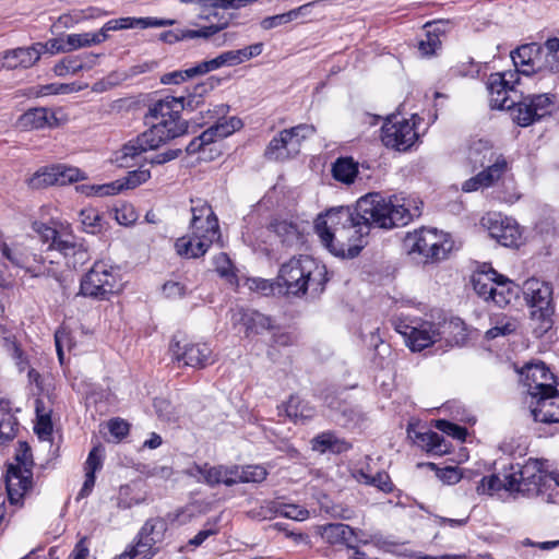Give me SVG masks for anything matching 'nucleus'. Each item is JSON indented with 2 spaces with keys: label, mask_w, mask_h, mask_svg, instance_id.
<instances>
[{
  "label": "nucleus",
  "mask_w": 559,
  "mask_h": 559,
  "mask_svg": "<svg viewBox=\"0 0 559 559\" xmlns=\"http://www.w3.org/2000/svg\"><path fill=\"white\" fill-rule=\"evenodd\" d=\"M218 19L217 23L215 24H211V25H207V26H202L201 28L199 29H188L186 28V37L187 39H194V38H210L212 37L213 35L219 33L221 31L225 29L226 27H228L231 19H233V14H222L216 17Z\"/></svg>",
  "instance_id": "44"
},
{
  "label": "nucleus",
  "mask_w": 559,
  "mask_h": 559,
  "mask_svg": "<svg viewBox=\"0 0 559 559\" xmlns=\"http://www.w3.org/2000/svg\"><path fill=\"white\" fill-rule=\"evenodd\" d=\"M34 229L39 235L44 243H48L49 249L58 250L60 252L59 243L67 241L71 236L70 233L59 231L53 227H50L44 223H35Z\"/></svg>",
  "instance_id": "43"
},
{
  "label": "nucleus",
  "mask_w": 559,
  "mask_h": 559,
  "mask_svg": "<svg viewBox=\"0 0 559 559\" xmlns=\"http://www.w3.org/2000/svg\"><path fill=\"white\" fill-rule=\"evenodd\" d=\"M515 478L512 474V471L503 474V478H500L498 475L485 476L481 478L479 484L476 487V490L479 495H492L502 489L509 492L514 491Z\"/></svg>",
  "instance_id": "33"
},
{
  "label": "nucleus",
  "mask_w": 559,
  "mask_h": 559,
  "mask_svg": "<svg viewBox=\"0 0 559 559\" xmlns=\"http://www.w3.org/2000/svg\"><path fill=\"white\" fill-rule=\"evenodd\" d=\"M518 328L519 323L515 319L501 316L495 319L492 328L486 332L485 337L487 340H493L498 336H507L514 333Z\"/></svg>",
  "instance_id": "48"
},
{
  "label": "nucleus",
  "mask_w": 559,
  "mask_h": 559,
  "mask_svg": "<svg viewBox=\"0 0 559 559\" xmlns=\"http://www.w3.org/2000/svg\"><path fill=\"white\" fill-rule=\"evenodd\" d=\"M167 531L162 518L148 519L136 535L135 543L128 547L117 559H133L138 556L151 559L156 556Z\"/></svg>",
  "instance_id": "13"
},
{
  "label": "nucleus",
  "mask_w": 559,
  "mask_h": 559,
  "mask_svg": "<svg viewBox=\"0 0 559 559\" xmlns=\"http://www.w3.org/2000/svg\"><path fill=\"white\" fill-rule=\"evenodd\" d=\"M0 252L13 265L22 269L25 267L27 272L32 273V270L27 267L29 252L23 243L0 241Z\"/></svg>",
  "instance_id": "38"
},
{
  "label": "nucleus",
  "mask_w": 559,
  "mask_h": 559,
  "mask_svg": "<svg viewBox=\"0 0 559 559\" xmlns=\"http://www.w3.org/2000/svg\"><path fill=\"white\" fill-rule=\"evenodd\" d=\"M296 19L295 12H286L273 16L264 17L261 21V27L265 31L272 29L274 27H277L280 25L289 23L290 21Z\"/></svg>",
  "instance_id": "62"
},
{
  "label": "nucleus",
  "mask_w": 559,
  "mask_h": 559,
  "mask_svg": "<svg viewBox=\"0 0 559 559\" xmlns=\"http://www.w3.org/2000/svg\"><path fill=\"white\" fill-rule=\"evenodd\" d=\"M193 471H195L199 475H201L203 478V481L206 485H209L210 487H214L219 484H224L226 486H234L235 485L234 474L237 473V465L212 466L209 463H205L203 465L195 464L193 466Z\"/></svg>",
  "instance_id": "27"
},
{
  "label": "nucleus",
  "mask_w": 559,
  "mask_h": 559,
  "mask_svg": "<svg viewBox=\"0 0 559 559\" xmlns=\"http://www.w3.org/2000/svg\"><path fill=\"white\" fill-rule=\"evenodd\" d=\"M155 130H146L129 140L121 148L114 153V163L122 168L133 167L143 153L159 147L160 144L152 136Z\"/></svg>",
  "instance_id": "15"
},
{
  "label": "nucleus",
  "mask_w": 559,
  "mask_h": 559,
  "mask_svg": "<svg viewBox=\"0 0 559 559\" xmlns=\"http://www.w3.org/2000/svg\"><path fill=\"white\" fill-rule=\"evenodd\" d=\"M214 263L215 270L221 277L225 278L231 285L238 284L236 269L226 253L222 252L218 255H216L214 259Z\"/></svg>",
  "instance_id": "52"
},
{
  "label": "nucleus",
  "mask_w": 559,
  "mask_h": 559,
  "mask_svg": "<svg viewBox=\"0 0 559 559\" xmlns=\"http://www.w3.org/2000/svg\"><path fill=\"white\" fill-rule=\"evenodd\" d=\"M95 58L96 56L88 53L64 57L55 64L53 73L57 76H66L68 74H75L83 69H91L95 63Z\"/></svg>",
  "instance_id": "31"
},
{
  "label": "nucleus",
  "mask_w": 559,
  "mask_h": 559,
  "mask_svg": "<svg viewBox=\"0 0 559 559\" xmlns=\"http://www.w3.org/2000/svg\"><path fill=\"white\" fill-rule=\"evenodd\" d=\"M258 0H179L183 4H194L200 9V17L203 20H211L217 17V10H238L247 7Z\"/></svg>",
  "instance_id": "25"
},
{
  "label": "nucleus",
  "mask_w": 559,
  "mask_h": 559,
  "mask_svg": "<svg viewBox=\"0 0 559 559\" xmlns=\"http://www.w3.org/2000/svg\"><path fill=\"white\" fill-rule=\"evenodd\" d=\"M411 333L406 345L412 352H421L441 337L439 324L431 321L417 320Z\"/></svg>",
  "instance_id": "22"
},
{
  "label": "nucleus",
  "mask_w": 559,
  "mask_h": 559,
  "mask_svg": "<svg viewBox=\"0 0 559 559\" xmlns=\"http://www.w3.org/2000/svg\"><path fill=\"white\" fill-rule=\"evenodd\" d=\"M175 24L174 20L159 19V17H120L114 19L104 24L99 29L98 35L104 37V41L108 37V32L129 29V28H148V27H164Z\"/></svg>",
  "instance_id": "21"
},
{
  "label": "nucleus",
  "mask_w": 559,
  "mask_h": 559,
  "mask_svg": "<svg viewBox=\"0 0 559 559\" xmlns=\"http://www.w3.org/2000/svg\"><path fill=\"white\" fill-rule=\"evenodd\" d=\"M52 170L56 171L57 185L64 186L72 182L86 179L85 174L78 167L68 166L66 164L52 165Z\"/></svg>",
  "instance_id": "50"
},
{
  "label": "nucleus",
  "mask_w": 559,
  "mask_h": 559,
  "mask_svg": "<svg viewBox=\"0 0 559 559\" xmlns=\"http://www.w3.org/2000/svg\"><path fill=\"white\" fill-rule=\"evenodd\" d=\"M514 71L491 73L487 80L489 104L491 108H510L514 99L510 93L520 83V74L530 76L543 70V49L536 43L524 44L510 53Z\"/></svg>",
  "instance_id": "3"
},
{
  "label": "nucleus",
  "mask_w": 559,
  "mask_h": 559,
  "mask_svg": "<svg viewBox=\"0 0 559 559\" xmlns=\"http://www.w3.org/2000/svg\"><path fill=\"white\" fill-rule=\"evenodd\" d=\"M115 218L122 226H129L138 219V213L131 204H122L115 210Z\"/></svg>",
  "instance_id": "61"
},
{
  "label": "nucleus",
  "mask_w": 559,
  "mask_h": 559,
  "mask_svg": "<svg viewBox=\"0 0 559 559\" xmlns=\"http://www.w3.org/2000/svg\"><path fill=\"white\" fill-rule=\"evenodd\" d=\"M120 289L118 270L104 261L95 262L80 283V295L95 300H109Z\"/></svg>",
  "instance_id": "8"
},
{
  "label": "nucleus",
  "mask_w": 559,
  "mask_h": 559,
  "mask_svg": "<svg viewBox=\"0 0 559 559\" xmlns=\"http://www.w3.org/2000/svg\"><path fill=\"white\" fill-rule=\"evenodd\" d=\"M2 347L7 354L14 360L15 366L20 372H23L29 368V361L27 356L22 350L20 344L16 342L14 336H4L2 338Z\"/></svg>",
  "instance_id": "46"
},
{
  "label": "nucleus",
  "mask_w": 559,
  "mask_h": 559,
  "mask_svg": "<svg viewBox=\"0 0 559 559\" xmlns=\"http://www.w3.org/2000/svg\"><path fill=\"white\" fill-rule=\"evenodd\" d=\"M316 533L331 545H345L348 549H353L355 555H361L358 547L354 544L357 539V533L347 524L329 523L318 525L316 526Z\"/></svg>",
  "instance_id": "20"
},
{
  "label": "nucleus",
  "mask_w": 559,
  "mask_h": 559,
  "mask_svg": "<svg viewBox=\"0 0 559 559\" xmlns=\"http://www.w3.org/2000/svg\"><path fill=\"white\" fill-rule=\"evenodd\" d=\"M320 510L332 519L352 520L355 516V511L344 504L334 503L326 495H322L318 500Z\"/></svg>",
  "instance_id": "45"
},
{
  "label": "nucleus",
  "mask_w": 559,
  "mask_h": 559,
  "mask_svg": "<svg viewBox=\"0 0 559 559\" xmlns=\"http://www.w3.org/2000/svg\"><path fill=\"white\" fill-rule=\"evenodd\" d=\"M479 64L475 63L472 59L466 62H461L451 69L454 76H471L475 78L479 73Z\"/></svg>",
  "instance_id": "63"
},
{
  "label": "nucleus",
  "mask_w": 559,
  "mask_h": 559,
  "mask_svg": "<svg viewBox=\"0 0 559 559\" xmlns=\"http://www.w3.org/2000/svg\"><path fill=\"white\" fill-rule=\"evenodd\" d=\"M56 171L52 170L51 166L39 168L31 178L27 180L28 187L32 189H41L48 186L57 185Z\"/></svg>",
  "instance_id": "51"
},
{
  "label": "nucleus",
  "mask_w": 559,
  "mask_h": 559,
  "mask_svg": "<svg viewBox=\"0 0 559 559\" xmlns=\"http://www.w3.org/2000/svg\"><path fill=\"white\" fill-rule=\"evenodd\" d=\"M411 218L409 210L397 197L385 199L380 193H369L357 201L355 209L340 206L319 215L314 230L332 254L355 258L364 248L362 238L370 227L390 229L406 225Z\"/></svg>",
  "instance_id": "1"
},
{
  "label": "nucleus",
  "mask_w": 559,
  "mask_h": 559,
  "mask_svg": "<svg viewBox=\"0 0 559 559\" xmlns=\"http://www.w3.org/2000/svg\"><path fill=\"white\" fill-rule=\"evenodd\" d=\"M267 476V471L262 465L237 466L234 474L235 485L239 483H262Z\"/></svg>",
  "instance_id": "47"
},
{
  "label": "nucleus",
  "mask_w": 559,
  "mask_h": 559,
  "mask_svg": "<svg viewBox=\"0 0 559 559\" xmlns=\"http://www.w3.org/2000/svg\"><path fill=\"white\" fill-rule=\"evenodd\" d=\"M428 466L431 469H436L438 478L443 484H447V485H454V484L459 483L463 477L462 469L456 466H447L443 468H438L435 463H429Z\"/></svg>",
  "instance_id": "56"
},
{
  "label": "nucleus",
  "mask_w": 559,
  "mask_h": 559,
  "mask_svg": "<svg viewBox=\"0 0 559 559\" xmlns=\"http://www.w3.org/2000/svg\"><path fill=\"white\" fill-rule=\"evenodd\" d=\"M17 126L23 130L52 129L60 126V119L52 109L35 107L19 117Z\"/></svg>",
  "instance_id": "23"
},
{
  "label": "nucleus",
  "mask_w": 559,
  "mask_h": 559,
  "mask_svg": "<svg viewBox=\"0 0 559 559\" xmlns=\"http://www.w3.org/2000/svg\"><path fill=\"white\" fill-rule=\"evenodd\" d=\"M238 321L246 328V333H260L271 326V319L258 311L240 309L237 314Z\"/></svg>",
  "instance_id": "39"
},
{
  "label": "nucleus",
  "mask_w": 559,
  "mask_h": 559,
  "mask_svg": "<svg viewBox=\"0 0 559 559\" xmlns=\"http://www.w3.org/2000/svg\"><path fill=\"white\" fill-rule=\"evenodd\" d=\"M441 47V39L435 33L426 31L425 38L419 39L418 49L423 56H431Z\"/></svg>",
  "instance_id": "58"
},
{
  "label": "nucleus",
  "mask_w": 559,
  "mask_h": 559,
  "mask_svg": "<svg viewBox=\"0 0 559 559\" xmlns=\"http://www.w3.org/2000/svg\"><path fill=\"white\" fill-rule=\"evenodd\" d=\"M277 514L290 520L305 521L310 516V511L298 504L282 503L277 501Z\"/></svg>",
  "instance_id": "54"
},
{
  "label": "nucleus",
  "mask_w": 559,
  "mask_h": 559,
  "mask_svg": "<svg viewBox=\"0 0 559 559\" xmlns=\"http://www.w3.org/2000/svg\"><path fill=\"white\" fill-rule=\"evenodd\" d=\"M60 253L67 259L70 267L78 269L90 260V254L83 243L76 242L73 235L67 241H61Z\"/></svg>",
  "instance_id": "35"
},
{
  "label": "nucleus",
  "mask_w": 559,
  "mask_h": 559,
  "mask_svg": "<svg viewBox=\"0 0 559 559\" xmlns=\"http://www.w3.org/2000/svg\"><path fill=\"white\" fill-rule=\"evenodd\" d=\"M170 350L174 359L178 362L182 361L185 366L197 369H203L213 364L212 348L206 343H191L173 340Z\"/></svg>",
  "instance_id": "16"
},
{
  "label": "nucleus",
  "mask_w": 559,
  "mask_h": 559,
  "mask_svg": "<svg viewBox=\"0 0 559 559\" xmlns=\"http://www.w3.org/2000/svg\"><path fill=\"white\" fill-rule=\"evenodd\" d=\"M34 47H36L37 52H39V57L45 52H49L51 55L68 52L66 40L60 38H52L46 43H35Z\"/></svg>",
  "instance_id": "59"
},
{
  "label": "nucleus",
  "mask_w": 559,
  "mask_h": 559,
  "mask_svg": "<svg viewBox=\"0 0 559 559\" xmlns=\"http://www.w3.org/2000/svg\"><path fill=\"white\" fill-rule=\"evenodd\" d=\"M328 281L325 265L310 255L300 254L281 265L275 284L280 292L284 288L285 294L299 297L308 290L321 294Z\"/></svg>",
  "instance_id": "4"
},
{
  "label": "nucleus",
  "mask_w": 559,
  "mask_h": 559,
  "mask_svg": "<svg viewBox=\"0 0 559 559\" xmlns=\"http://www.w3.org/2000/svg\"><path fill=\"white\" fill-rule=\"evenodd\" d=\"M523 373L525 374L526 400L536 397L539 394H546L547 392H554L557 389L555 376L544 362L528 365Z\"/></svg>",
  "instance_id": "18"
},
{
  "label": "nucleus",
  "mask_w": 559,
  "mask_h": 559,
  "mask_svg": "<svg viewBox=\"0 0 559 559\" xmlns=\"http://www.w3.org/2000/svg\"><path fill=\"white\" fill-rule=\"evenodd\" d=\"M269 229L287 247H296L302 242L299 227L293 222L275 218L270 223Z\"/></svg>",
  "instance_id": "32"
},
{
  "label": "nucleus",
  "mask_w": 559,
  "mask_h": 559,
  "mask_svg": "<svg viewBox=\"0 0 559 559\" xmlns=\"http://www.w3.org/2000/svg\"><path fill=\"white\" fill-rule=\"evenodd\" d=\"M472 285L478 297L500 308L518 300L522 292L526 304L532 308V319L538 321L545 331L551 326L554 306L552 286L549 283L532 277L521 288L506 275L498 273L490 263H481L472 275Z\"/></svg>",
  "instance_id": "2"
},
{
  "label": "nucleus",
  "mask_w": 559,
  "mask_h": 559,
  "mask_svg": "<svg viewBox=\"0 0 559 559\" xmlns=\"http://www.w3.org/2000/svg\"><path fill=\"white\" fill-rule=\"evenodd\" d=\"M535 421L545 424L559 423V390L539 394L526 400Z\"/></svg>",
  "instance_id": "19"
},
{
  "label": "nucleus",
  "mask_w": 559,
  "mask_h": 559,
  "mask_svg": "<svg viewBox=\"0 0 559 559\" xmlns=\"http://www.w3.org/2000/svg\"><path fill=\"white\" fill-rule=\"evenodd\" d=\"M191 213L192 218L190 222V230L215 231L216 235H221L218 219L213 212L211 205L201 199L191 200Z\"/></svg>",
  "instance_id": "24"
},
{
  "label": "nucleus",
  "mask_w": 559,
  "mask_h": 559,
  "mask_svg": "<svg viewBox=\"0 0 559 559\" xmlns=\"http://www.w3.org/2000/svg\"><path fill=\"white\" fill-rule=\"evenodd\" d=\"M103 453L104 448L100 444L90 451L84 463L85 480L79 492V498H85L92 492L95 486V473L103 467Z\"/></svg>",
  "instance_id": "29"
},
{
  "label": "nucleus",
  "mask_w": 559,
  "mask_h": 559,
  "mask_svg": "<svg viewBox=\"0 0 559 559\" xmlns=\"http://www.w3.org/2000/svg\"><path fill=\"white\" fill-rule=\"evenodd\" d=\"M489 236L503 247H516L521 240L519 224L511 217L500 213H491L481 219Z\"/></svg>",
  "instance_id": "14"
},
{
  "label": "nucleus",
  "mask_w": 559,
  "mask_h": 559,
  "mask_svg": "<svg viewBox=\"0 0 559 559\" xmlns=\"http://www.w3.org/2000/svg\"><path fill=\"white\" fill-rule=\"evenodd\" d=\"M277 501H265L258 509L251 510L250 514L253 519L266 520L277 514Z\"/></svg>",
  "instance_id": "64"
},
{
  "label": "nucleus",
  "mask_w": 559,
  "mask_h": 559,
  "mask_svg": "<svg viewBox=\"0 0 559 559\" xmlns=\"http://www.w3.org/2000/svg\"><path fill=\"white\" fill-rule=\"evenodd\" d=\"M207 92L206 84L194 86L193 92L188 96H179V100L183 105V109L194 110L203 104V95Z\"/></svg>",
  "instance_id": "55"
},
{
  "label": "nucleus",
  "mask_w": 559,
  "mask_h": 559,
  "mask_svg": "<svg viewBox=\"0 0 559 559\" xmlns=\"http://www.w3.org/2000/svg\"><path fill=\"white\" fill-rule=\"evenodd\" d=\"M421 118L412 115L409 119L390 116L381 128V141L390 148L399 152L408 151L419 139L417 126Z\"/></svg>",
  "instance_id": "12"
},
{
  "label": "nucleus",
  "mask_w": 559,
  "mask_h": 559,
  "mask_svg": "<svg viewBox=\"0 0 559 559\" xmlns=\"http://www.w3.org/2000/svg\"><path fill=\"white\" fill-rule=\"evenodd\" d=\"M316 132L311 124L300 123L280 131L267 144L264 157L269 160L284 162L300 153L301 144Z\"/></svg>",
  "instance_id": "10"
},
{
  "label": "nucleus",
  "mask_w": 559,
  "mask_h": 559,
  "mask_svg": "<svg viewBox=\"0 0 559 559\" xmlns=\"http://www.w3.org/2000/svg\"><path fill=\"white\" fill-rule=\"evenodd\" d=\"M241 128L242 121L237 117H230L228 120H218L201 133V141H205L206 145H209L217 140L227 138Z\"/></svg>",
  "instance_id": "30"
},
{
  "label": "nucleus",
  "mask_w": 559,
  "mask_h": 559,
  "mask_svg": "<svg viewBox=\"0 0 559 559\" xmlns=\"http://www.w3.org/2000/svg\"><path fill=\"white\" fill-rule=\"evenodd\" d=\"M311 443L312 449L321 453L330 451L332 453L340 454L348 451L352 448L349 442H347L345 439L338 438L332 431H325L318 435L312 439Z\"/></svg>",
  "instance_id": "37"
},
{
  "label": "nucleus",
  "mask_w": 559,
  "mask_h": 559,
  "mask_svg": "<svg viewBox=\"0 0 559 559\" xmlns=\"http://www.w3.org/2000/svg\"><path fill=\"white\" fill-rule=\"evenodd\" d=\"M480 166H485V162H488L489 165L479 174L483 179V185L489 187L498 181L507 171L508 162L502 154L497 153L492 147L485 146Z\"/></svg>",
  "instance_id": "26"
},
{
  "label": "nucleus",
  "mask_w": 559,
  "mask_h": 559,
  "mask_svg": "<svg viewBox=\"0 0 559 559\" xmlns=\"http://www.w3.org/2000/svg\"><path fill=\"white\" fill-rule=\"evenodd\" d=\"M546 463L544 460L528 459L523 465H511L510 471L515 478L514 491L527 498H540L547 503L555 502Z\"/></svg>",
  "instance_id": "6"
},
{
  "label": "nucleus",
  "mask_w": 559,
  "mask_h": 559,
  "mask_svg": "<svg viewBox=\"0 0 559 559\" xmlns=\"http://www.w3.org/2000/svg\"><path fill=\"white\" fill-rule=\"evenodd\" d=\"M79 219L85 233L96 235L105 228L103 214L94 207H85L80 211Z\"/></svg>",
  "instance_id": "42"
},
{
  "label": "nucleus",
  "mask_w": 559,
  "mask_h": 559,
  "mask_svg": "<svg viewBox=\"0 0 559 559\" xmlns=\"http://www.w3.org/2000/svg\"><path fill=\"white\" fill-rule=\"evenodd\" d=\"M38 60L39 52H37L34 45L29 47H19L3 52L2 67L9 70L19 68L27 69L33 67Z\"/></svg>",
  "instance_id": "28"
},
{
  "label": "nucleus",
  "mask_w": 559,
  "mask_h": 559,
  "mask_svg": "<svg viewBox=\"0 0 559 559\" xmlns=\"http://www.w3.org/2000/svg\"><path fill=\"white\" fill-rule=\"evenodd\" d=\"M286 415L295 423L305 421L312 418L316 409L308 402H305L297 395H292L284 404Z\"/></svg>",
  "instance_id": "40"
},
{
  "label": "nucleus",
  "mask_w": 559,
  "mask_h": 559,
  "mask_svg": "<svg viewBox=\"0 0 559 559\" xmlns=\"http://www.w3.org/2000/svg\"><path fill=\"white\" fill-rule=\"evenodd\" d=\"M16 465H10L7 473L5 485L11 504H17L32 487L33 465L31 447L20 441L16 449Z\"/></svg>",
  "instance_id": "11"
},
{
  "label": "nucleus",
  "mask_w": 559,
  "mask_h": 559,
  "mask_svg": "<svg viewBox=\"0 0 559 559\" xmlns=\"http://www.w3.org/2000/svg\"><path fill=\"white\" fill-rule=\"evenodd\" d=\"M103 41L104 37H100L98 33L69 34L66 38L68 52L75 49L98 45Z\"/></svg>",
  "instance_id": "49"
},
{
  "label": "nucleus",
  "mask_w": 559,
  "mask_h": 559,
  "mask_svg": "<svg viewBox=\"0 0 559 559\" xmlns=\"http://www.w3.org/2000/svg\"><path fill=\"white\" fill-rule=\"evenodd\" d=\"M403 247L408 254H417L425 263H433L448 257L453 242L447 234L436 228L421 227L407 233Z\"/></svg>",
  "instance_id": "7"
},
{
  "label": "nucleus",
  "mask_w": 559,
  "mask_h": 559,
  "mask_svg": "<svg viewBox=\"0 0 559 559\" xmlns=\"http://www.w3.org/2000/svg\"><path fill=\"white\" fill-rule=\"evenodd\" d=\"M36 415L35 432L39 439H48L52 433V423L50 414L43 412V402L40 400H36Z\"/></svg>",
  "instance_id": "53"
},
{
  "label": "nucleus",
  "mask_w": 559,
  "mask_h": 559,
  "mask_svg": "<svg viewBox=\"0 0 559 559\" xmlns=\"http://www.w3.org/2000/svg\"><path fill=\"white\" fill-rule=\"evenodd\" d=\"M435 427L443 433L460 441H464L467 436V430L465 427L459 426L445 419H438L435 424Z\"/></svg>",
  "instance_id": "57"
},
{
  "label": "nucleus",
  "mask_w": 559,
  "mask_h": 559,
  "mask_svg": "<svg viewBox=\"0 0 559 559\" xmlns=\"http://www.w3.org/2000/svg\"><path fill=\"white\" fill-rule=\"evenodd\" d=\"M183 105L175 96H166L153 103L145 115L147 130H155L152 136L160 145L185 134L188 130L187 121L180 117Z\"/></svg>",
  "instance_id": "5"
},
{
  "label": "nucleus",
  "mask_w": 559,
  "mask_h": 559,
  "mask_svg": "<svg viewBox=\"0 0 559 559\" xmlns=\"http://www.w3.org/2000/svg\"><path fill=\"white\" fill-rule=\"evenodd\" d=\"M19 430L17 418L12 413L9 401L0 400V443L13 440Z\"/></svg>",
  "instance_id": "36"
},
{
  "label": "nucleus",
  "mask_w": 559,
  "mask_h": 559,
  "mask_svg": "<svg viewBox=\"0 0 559 559\" xmlns=\"http://www.w3.org/2000/svg\"><path fill=\"white\" fill-rule=\"evenodd\" d=\"M151 178V171L148 169H136L133 171H129L128 176L124 179V182L121 183L122 188L134 189L135 187L146 182Z\"/></svg>",
  "instance_id": "60"
},
{
  "label": "nucleus",
  "mask_w": 559,
  "mask_h": 559,
  "mask_svg": "<svg viewBox=\"0 0 559 559\" xmlns=\"http://www.w3.org/2000/svg\"><path fill=\"white\" fill-rule=\"evenodd\" d=\"M358 174V164L352 157H340L332 166L333 178L345 185L354 182Z\"/></svg>",
  "instance_id": "41"
},
{
  "label": "nucleus",
  "mask_w": 559,
  "mask_h": 559,
  "mask_svg": "<svg viewBox=\"0 0 559 559\" xmlns=\"http://www.w3.org/2000/svg\"><path fill=\"white\" fill-rule=\"evenodd\" d=\"M514 99L513 121L520 127H530L558 111L557 99L554 94H533L516 98V92L510 93ZM509 110V108H507Z\"/></svg>",
  "instance_id": "9"
},
{
  "label": "nucleus",
  "mask_w": 559,
  "mask_h": 559,
  "mask_svg": "<svg viewBox=\"0 0 559 559\" xmlns=\"http://www.w3.org/2000/svg\"><path fill=\"white\" fill-rule=\"evenodd\" d=\"M415 442L425 451L435 455H443L450 452L451 444L442 435L436 431L427 430L415 433Z\"/></svg>",
  "instance_id": "34"
},
{
  "label": "nucleus",
  "mask_w": 559,
  "mask_h": 559,
  "mask_svg": "<svg viewBox=\"0 0 559 559\" xmlns=\"http://www.w3.org/2000/svg\"><path fill=\"white\" fill-rule=\"evenodd\" d=\"M221 239L215 231L191 230L189 236L180 237L175 242L176 251L187 259H197L204 255L214 242Z\"/></svg>",
  "instance_id": "17"
}]
</instances>
